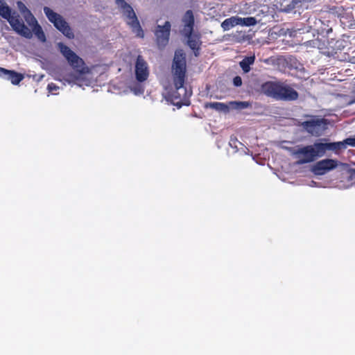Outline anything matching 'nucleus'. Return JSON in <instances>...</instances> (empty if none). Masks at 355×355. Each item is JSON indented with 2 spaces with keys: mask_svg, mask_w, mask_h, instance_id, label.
<instances>
[{
  "mask_svg": "<svg viewBox=\"0 0 355 355\" xmlns=\"http://www.w3.org/2000/svg\"><path fill=\"white\" fill-rule=\"evenodd\" d=\"M172 79L175 89L168 92L167 99L179 107L187 105L192 95L191 89L185 87L187 61L182 49L176 50L171 66Z\"/></svg>",
  "mask_w": 355,
  "mask_h": 355,
  "instance_id": "1",
  "label": "nucleus"
},
{
  "mask_svg": "<svg viewBox=\"0 0 355 355\" xmlns=\"http://www.w3.org/2000/svg\"><path fill=\"white\" fill-rule=\"evenodd\" d=\"M327 139H322L315 141L311 145H300L295 148H287L291 155L297 159V164H305L315 162L323 157L326 152L331 150L330 143L322 142Z\"/></svg>",
  "mask_w": 355,
  "mask_h": 355,
  "instance_id": "2",
  "label": "nucleus"
},
{
  "mask_svg": "<svg viewBox=\"0 0 355 355\" xmlns=\"http://www.w3.org/2000/svg\"><path fill=\"white\" fill-rule=\"evenodd\" d=\"M261 92L276 100L293 101L299 94L289 85L279 81H267L261 85Z\"/></svg>",
  "mask_w": 355,
  "mask_h": 355,
  "instance_id": "3",
  "label": "nucleus"
},
{
  "mask_svg": "<svg viewBox=\"0 0 355 355\" xmlns=\"http://www.w3.org/2000/svg\"><path fill=\"white\" fill-rule=\"evenodd\" d=\"M0 16L8 21L16 33L26 38L32 37V31L24 24L20 15L16 11H12L4 0H0Z\"/></svg>",
  "mask_w": 355,
  "mask_h": 355,
  "instance_id": "4",
  "label": "nucleus"
},
{
  "mask_svg": "<svg viewBox=\"0 0 355 355\" xmlns=\"http://www.w3.org/2000/svg\"><path fill=\"white\" fill-rule=\"evenodd\" d=\"M115 3L122 10L125 17V22L132 31L136 34L137 37L143 38L144 33L132 7L125 0H115Z\"/></svg>",
  "mask_w": 355,
  "mask_h": 355,
  "instance_id": "5",
  "label": "nucleus"
},
{
  "mask_svg": "<svg viewBox=\"0 0 355 355\" xmlns=\"http://www.w3.org/2000/svg\"><path fill=\"white\" fill-rule=\"evenodd\" d=\"M44 12L49 21L51 22L53 26L66 37L69 39L74 38L73 30L62 16L46 6L44 8Z\"/></svg>",
  "mask_w": 355,
  "mask_h": 355,
  "instance_id": "6",
  "label": "nucleus"
},
{
  "mask_svg": "<svg viewBox=\"0 0 355 355\" xmlns=\"http://www.w3.org/2000/svg\"><path fill=\"white\" fill-rule=\"evenodd\" d=\"M332 21L327 19L326 17L318 19L315 17H309L308 24L313 31L316 32L318 35L329 38V34L332 32Z\"/></svg>",
  "mask_w": 355,
  "mask_h": 355,
  "instance_id": "7",
  "label": "nucleus"
},
{
  "mask_svg": "<svg viewBox=\"0 0 355 355\" xmlns=\"http://www.w3.org/2000/svg\"><path fill=\"white\" fill-rule=\"evenodd\" d=\"M171 28V25L168 21H166L163 26L157 25L155 27L154 31L155 42L159 49H163L168 44Z\"/></svg>",
  "mask_w": 355,
  "mask_h": 355,
  "instance_id": "8",
  "label": "nucleus"
},
{
  "mask_svg": "<svg viewBox=\"0 0 355 355\" xmlns=\"http://www.w3.org/2000/svg\"><path fill=\"white\" fill-rule=\"evenodd\" d=\"M58 46L60 53L66 58L69 64L77 71H80L84 64V62L75 52H73L69 47L59 42Z\"/></svg>",
  "mask_w": 355,
  "mask_h": 355,
  "instance_id": "9",
  "label": "nucleus"
},
{
  "mask_svg": "<svg viewBox=\"0 0 355 355\" xmlns=\"http://www.w3.org/2000/svg\"><path fill=\"white\" fill-rule=\"evenodd\" d=\"M338 166V161L324 159L316 162L312 168V172L317 175H322Z\"/></svg>",
  "mask_w": 355,
  "mask_h": 355,
  "instance_id": "10",
  "label": "nucleus"
},
{
  "mask_svg": "<svg viewBox=\"0 0 355 355\" xmlns=\"http://www.w3.org/2000/svg\"><path fill=\"white\" fill-rule=\"evenodd\" d=\"M329 45L331 49V53L334 55L343 51L344 53H347L346 51L352 49V43L349 36H343L342 38L337 40H334L331 38V40L329 42Z\"/></svg>",
  "mask_w": 355,
  "mask_h": 355,
  "instance_id": "11",
  "label": "nucleus"
},
{
  "mask_svg": "<svg viewBox=\"0 0 355 355\" xmlns=\"http://www.w3.org/2000/svg\"><path fill=\"white\" fill-rule=\"evenodd\" d=\"M325 119L313 118L311 120L303 121L301 126L311 135L317 134L324 128L327 124Z\"/></svg>",
  "mask_w": 355,
  "mask_h": 355,
  "instance_id": "12",
  "label": "nucleus"
},
{
  "mask_svg": "<svg viewBox=\"0 0 355 355\" xmlns=\"http://www.w3.org/2000/svg\"><path fill=\"white\" fill-rule=\"evenodd\" d=\"M148 68L141 55H138L135 64V76L139 82L145 81L148 77Z\"/></svg>",
  "mask_w": 355,
  "mask_h": 355,
  "instance_id": "13",
  "label": "nucleus"
},
{
  "mask_svg": "<svg viewBox=\"0 0 355 355\" xmlns=\"http://www.w3.org/2000/svg\"><path fill=\"white\" fill-rule=\"evenodd\" d=\"M0 78L10 80L13 85H18L24 78V76L14 70H8L0 67Z\"/></svg>",
  "mask_w": 355,
  "mask_h": 355,
  "instance_id": "14",
  "label": "nucleus"
},
{
  "mask_svg": "<svg viewBox=\"0 0 355 355\" xmlns=\"http://www.w3.org/2000/svg\"><path fill=\"white\" fill-rule=\"evenodd\" d=\"M185 35L187 37V44L193 51L195 56L200 55V46L202 42L200 40V35L199 34H195L193 32L185 33Z\"/></svg>",
  "mask_w": 355,
  "mask_h": 355,
  "instance_id": "15",
  "label": "nucleus"
},
{
  "mask_svg": "<svg viewBox=\"0 0 355 355\" xmlns=\"http://www.w3.org/2000/svg\"><path fill=\"white\" fill-rule=\"evenodd\" d=\"M182 21L184 23V31L185 33H190L193 31L194 16L192 10H188L184 15Z\"/></svg>",
  "mask_w": 355,
  "mask_h": 355,
  "instance_id": "16",
  "label": "nucleus"
},
{
  "mask_svg": "<svg viewBox=\"0 0 355 355\" xmlns=\"http://www.w3.org/2000/svg\"><path fill=\"white\" fill-rule=\"evenodd\" d=\"M331 151H338L342 148H345L347 146H355V137H349L342 141L329 142Z\"/></svg>",
  "mask_w": 355,
  "mask_h": 355,
  "instance_id": "17",
  "label": "nucleus"
},
{
  "mask_svg": "<svg viewBox=\"0 0 355 355\" xmlns=\"http://www.w3.org/2000/svg\"><path fill=\"white\" fill-rule=\"evenodd\" d=\"M17 4L19 11L24 15L27 23L31 21V22H36V19L23 2L17 1Z\"/></svg>",
  "mask_w": 355,
  "mask_h": 355,
  "instance_id": "18",
  "label": "nucleus"
},
{
  "mask_svg": "<svg viewBox=\"0 0 355 355\" xmlns=\"http://www.w3.org/2000/svg\"><path fill=\"white\" fill-rule=\"evenodd\" d=\"M206 108H211L219 112L227 113L230 111L228 105L220 102H211L205 104Z\"/></svg>",
  "mask_w": 355,
  "mask_h": 355,
  "instance_id": "19",
  "label": "nucleus"
},
{
  "mask_svg": "<svg viewBox=\"0 0 355 355\" xmlns=\"http://www.w3.org/2000/svg\"><path fill=\"white\" fill-rule=\"evenodd\" d=\"M237 25H239V17L234 16L225 19L220 26L223 30L226 31Z\"/></svg>",
  "mask_w": 355,
  "mask_h": 355,
  "instance_id": "20",
  "label": "nucleus"
},
{
  "mask_svg": "<svg viewBox=\"0 0 355 355\" xmlns=\"http://www.w3.org/2000/svg\"><path fill=\"white\" fill-rule=\"evenodd\" d=\"M255 61V55H250L245 57L239 63L240 67L245 73L250 71V65L254 64Z\"/></svg>",
  "mask_w": 355,
  "mask_h": 355,
  "instance_id": "21",
  "label": "nucleus"
},
{
  "mask_svg": "<svg viewBox=\"0 0 355 355\" xmlns=\"http://www.w3.org/2000/svg\"><path fill=\"white\" fill-rule=\"evenodd\" d=\"M30 26H33V31H34L35 35L42 42L46 41V37L44 31H42V27L38 24L37 21L36 22H30L28 23Z\"/></svg>",
  "mask_w": 355,
  "mask_h": 355,
  "instance_id": "22",
  "label": "nucleus"
},
{
  "mask_svg": "<svg viewBox=\"0 0 355 355\" xmlns=\"http://www.w3.org/2000/svg\"><path fill=\"white\" fill-rule=\"evenodd\" d=\"M257 21L254 17L241 18L239 17V25L243 26H252L256 25Z\"/></svg>",
  "mask_w": 355,
  "mask_h": 355,
  "instance_id": "23",
  "label": "nucleus"
},
{
  "mask_svg": "<svg viewBox=\"0 0 355 355\" xmlns=\"http://www.w3.org/2000/svg\"><path fill=\"white\" fill-rule=\"evenodd\" d=\"M324 44H325L324 40L322 41V40L318 39V38L312 40H309V41H307L305 42V45L307 47L310 46V47L317 48L319 49H322L323 48V46H324Z\"/></svg>",
  "mask_w": 355,
  "mask_h": 355,
  "instance_id": "24",
  "label": "nucleus"
},
{
  "mask_svg": "<svg viewBox=\"0 0 355 355\" xmlns=\"http://www.w3.org/2000/svg\"><path fill=\"white\" fill-rule=\"evenodd\" d=\"M232 107L237 110L248 108L251 106V103L248 101H230L229 103Z\"/></svg>",
  "mask_w": 355,
  "mask_h": 355,
  "instance_id": "25",
  "label": "nucleus"
},
{
  "mask_svg": "<svg viewBox=\"0 0 355 355\" xmlns=\"http://www.w3.org/2000/svg\"><path fill=\"white\" fill-rule=\"evenodd\" d=\"M233 84L236 87H239L242 85V79L240 76H236L233 78Z\"/></svg>",
  "mask_w": 355,
  "mask_h": 355,
  "instance_id": "26",
  "label": "nucleus"
},
{
  "mask_svg": "<svg viewBox=\"0 0 355 355\" xmlns=\"http://www.w3.org/2000/svg\"><path fill=\"white\" fill-rule=\"evenodd\" d=\"M58 88L59 87L54 83H50L48 85V89L49 92L56 91Z\"/></svg>",
  "mask_w": 355,
  "mask_h": 355,
  "instance_id": "27",
  "label": "nucleus"
},
{
  "mask_svg": "<svg viewBox=\"0 0 355 355\" xmlns=\"http://www.w3.org/2000/svg\"><path fill=\"white\" fill-rule=\"evenodd\" d=\"M237 139L236 137L234 138H231L230 139V144L231 146H233V145L236 148L237 146H236V143L237 142Z\"/></svg>",
  "mask_w": 355,
  "mask_h": 355,
  "instance_id": "28",
  "label": "nucleus"
}]
</instances>
